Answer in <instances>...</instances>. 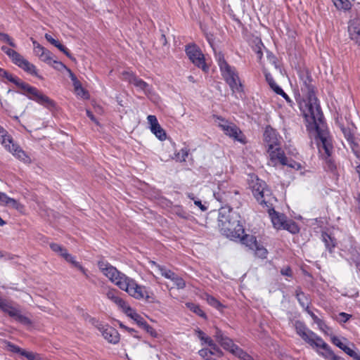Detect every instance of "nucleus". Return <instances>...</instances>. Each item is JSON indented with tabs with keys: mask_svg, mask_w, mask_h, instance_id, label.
<instances>
[{
	"mask_svg": "<svg viewBox=\"0 0 360 360\" xmlns=\"http://www.w3.org/2000/svg\"><path fill=\"white\" fill-rule=\"evenodd\" d=\"M300 89L305 98L299 101L300 110L308 123L309 130H314L316 134L320 154L323 158L327 159L333 153V146L328 131L323 122V116L314 94V86L307 75L301 77Z\"/></svg>",
	"mask_w": 360,
	"mask_h": 360,
	"instance_id": "obj_1",
	"label": "nucleus"
},
{
	"mask_svg": "<svg viewBox=\"0 0 360 360\" xmlns=\"http://www.w3.org/2000/svg\"><path fill=\"white\" fill-rule=\"evenodd\" d=\"M98 267L112 283L130 296L138 300L149 297L146 287L138 285L133 278L127 276L108 262L99 261Z\"/></svg>",
	"mask_w": 360,
	"mask_h": 360,
	"instance_id": "obj_2",
	"label": "nucleus"
},
{
	"mask_svg": "<svg viewBox=\"0 0 360 360\" xmlns=\"http://www.w3.org/2000/svg\"><path fill=\"white\" fill-rule=\"evenodd\" d=\"M240 215L229 207H222L219 210L218 226L221 233L231 239L240 238L244 229L240 221Z\"/></svg>",
	"mask_w": 360,
	"mask_h": 360,
	"instance_id": "obj_3",
	"label": "nucleus"
},
{
	"mask_svg": "<svg viewBox=\"0 0 360 360\" xmlns=\"http://www.w3.org/2000/svg\"><path fill=\"white\" fill-rule=\"evenodd\" d=\"M5 79L18 86L22 91V94L27 96L30 99L36 101L49 109H51L55 107L56 104L53 100L42 94L35 87L31 86L9 72L7 74Z\"/></svg>",
	"mask_w": 360,
	"mask_h": 360,
	"instance_id": "obj_4",
	"label": "nucleus"
},
{
	"mask_svg": "<svg viewBox=\"0 0 360 360\" xmlns=\"http://www.w3.org/2000/svg\"><path fill=\"white\" fill-rule=\"evenodd\" d=\"M295 327L297 333L306 342H307L313 347L321 348L326 351V354L324 355L325 358L333 360L340 359V358L333 352L328 344L326 343L321 338L307 328L302 322L296 321L295 323Z\"/></svg>",
	"mask_w": 360,
	"mask_h": 360,
	"instance_id": "obj_5",
	"label": "nucleus"
},
{
	"mask_svg": "<svg viewBox=\"0 0 360 360\" xmlns=\"http://www.w3.org/2000/svg\"><path fill=\"white\" fill-rule=\"evenodd\" d=\"M216 59L219 66L221 75L230 86L233 93L242 92L243 85L235 68L227 63L224 59V55L220 52L216 53Z\"/></svg>",
	"mask_w": 360,
	"mask_h": 360,
	"instance_id": "obj_6",
	"label": "nucleus"
},
{
	"mask_svg": "<svg viewBox=\"0 0 360 360\" xmlns=\"http://www.w3.org/2000/svg\"><path fill=\"white\" fill-rule=\"evenodd\" d=\"M0 142L4 147L16 158L25 163H30L31 159L21 148L13 142V138L7 131L0 126Z\"/></svg>",
	"mask_w": 360,
	"mask_h": 360,
	"instance_id": "obj_7",
	"label": "nucleus"
},
{
	"mask_svg": "<svg viewBox=\"0 0 360 360\" xmlns=\"http://www.w3.org/2000/svg\"><path fill=\"white\" fill-rule=\"evenodd\" d=\"M84 319L95 326L102 333L103 337L109 342L116 344L120 340V334L117 330L108 325H103L99 323L94 318H91L88 314L83 315Z\"/></svg>",
	"mask_w": 360,
	"mask_h": 360,
	"instance_id": "obj_8",
	"label": "nucleus"
},
{
	"mask_svg": "<svg viewBox=\"0 0 360 360\" xmlns=\"http://www.w3.org/2000/svg\"><path fill=\"white\" fill-rule=\"evenodd\" d=\"M214 119L215 124L221 129L226 135L238 141L243 142L242 133L236 124L225 120L221 117H214Z\"/></svg>",
	"mask_w": 360,
	"mask_h": 360,
	"instance_id": "obj_9",
	"label": "nucleus"
},
{
	"mask_svg": "<svg viewBox=\"0 0 360 360\" xmlns=\"http://www.w3.org/2000/svg\"><path fill=\"white\" fill-rule=\"evenodd\" d=\"M186 53L190 60L204 72H207L208 66L205 62V57L201 51L195 45H188L186 48Z\"/></svg>",
	"mask_w": 360,
	"mask_h": 360,
	"instance_id": "obj_10",
	"label": "nucleus"
},
{
	"mask_svg": "<svg viewBox=\"0 0 360 360\" xmlns=\"http://www.w3.org/2000/svg\"><path fill=\"white\" fill-rule=\"evenodd\" d=\"M122 79L125 81H127L130 84H132L139 90L143 91V93L148 96L153 95V91L152 86H150L148 83L144 82L143 79L137 77L132 72H123Z\"/></svg>",
	"mask_w": 360,
	"mask_h": 360,
	"instance_id": "obj_11",
	"label": "nucleus"
},
{
	"mask_svg": "<svg viewBox=\"0 0 360 360\" xmlns=\"http://www.w3.org/2000/svg\"><path fill=\"white\" fill-rule=\"evenodd\" d=\"M150 263L152 266H154L160 273V274L165 278L171 280L174 285L176 287L177 289H184L186 287V283L184 279L176 275L172 271L165 268L163 266H160L158 264L154 261H150Z\"/></svg>",
	"mask_w": 360,
	"mask_h": 360,
	"instance_id": "obj_12",
	"label": "nucleus"
},
{
	"mask_svg": "<svg viewBox=\"0 0 360 360\" xmlns=\"http://www.w3.org/2000/svg\"><path fill=\"white\" fill-rule=\"evenodd\" d=\"M268 153L269 156L268 162L269 165L276 167L279 164L282 165H288V158L285 157L284 152L279 146H276L273 148H268Z\"/></svg>",
	"mask_w": 360,
	"mask_h": 360,
	"instance_id": "obj_13",
	"label": "nucleus"
},
{
	"mask_svg": "<svg viewBox=\"0 0 360 360\" xmlns=\"http://www.w3.org/2000/svg\"><path fill=\"white\" fill-rule=\"evenodd\" d=\"M238 193L236 190L229 189V185L226 182H220L218 184V191L214 192L215 198L221 202L231 201L233 194L237 195Z\"/></svg>",
	"mask_w": 360,
	"mask_h": 360,
	"instance_id": "obj_14",
	"label": "nucleus"
},
{
	"mask_svg": "<svg viewBox=\"0 0 360 360\" xmlns=\"http://www.w3.org/2000/svg\"><path fill=\"white\" fill-rule=\"evenodd\" d=\"M10 58L14 64L24 70L27 73L32 75H37L36 67L24 58L23 56L17 51H15Z\"/></svg>",
	"mask_w": 360,
	"mask_h": 360,
	"instance_id": "obj_15",
	"label": "nucleus"
},
{
	"mask_svg": "<svg viewBox=\"0 0 360 360\" xmlns=\"http://www.w3.org/2000/svg\"><path fill=\"white\" fill-rule=\"evenodd\" d=\"M0 309L7 313L10 316L14 318L16 321L24 323H30V320L26 316H23L20 311L13 307L10 303L4 300L2 304H1Z\"/></svg>",
	"mask_w": 360,
	"mask_h": 360,
	"instance_id": "obj_16",
	"label": "nucleus"
},
{
	"mask_svg": "<svg viewBox=\"0 0 360 360\" xmlns=\"http://www.w3.org/2000/svg\"><path fill=\"white\" fill-rule=\"evenodd\" d=\"M214 337L224 349L229 351L233 354L236 349H238V347L233 343L232 340L226 336L218 328H216Z\"/></svg>",
	"mask_w": 360,
	"mask_h": 360,
	"instance_id": "obj_17",
	"label": "nucleus"
},
{
	"mask_svg": "<svg viewBox=\"0 0 360 360\" xmlns=\"http://www.w3.org/2000/svg\"><path fill=\"white\" fill-rule=\"evenodd\" d=\"M264 141L268 145V148H273L280 146L281 138L276 130L270 127H267L264 134Z\"/></svg>",
	"mask_w": 360,
	"mask_h": 360,
	"instance_id": "obj_18",
	"label": "nucleus"
},
{
	"mask_svg": "<svg viewBox=\"0 0 360 360\" xmlns=\"http://www.w3.org/2000/svg\"><path fill=\"white\" fill-rule=\"evenodd\" d=\"M265 182L257 178L256 179L255 182L252 181V184L251 185L252 193L255 198L261 203L265 202L264 199V193L268 192V191L265 189Z\"/></svg>",
	"mask_w": 360,
	"mask_h": 360,
	"instance_id": "obj_19",
	"label": "nucleus"
},
{
	"mask_svg": "<svg viewBox=\"0 0 360 360\" xmlns=\"http://www.w3.org/2000/svg\"><path fill=\"white\" fill-rule=\"evenodd\" d=\"M348 32L350 39L360 46V19L356 18L349 22Z\"/></svg>",
	"mask_w": 360,
	"mask_h": 360,
	"instance_id": "obj_20",
	"label": "nucleus"
},
{
	"mask_svg": "<svg viewBox=\"0 0 360 360\" xmlns=\"http://www.w3.org/2000/svg\"><path fill=\"white\" fill-rule=\"evenodd\" d=\"M39 59L41 61L51 65L53 68L58 70L67 69L66 66L63 63L56 60L53 54L48 50H46L44 53H42L41 54Z\"/></svg>",
	"mask_w": 360,
	"mask_h": 360,
	"instance_id": "obj_21",
	"label": "nucleus"
},
{
	"mask_svg": "<svg viewBox=\"0 0 360 360\" xmlns=\"http://www.w3.org/2000/svg\"><path fill=\"white\" fill-rule=\"evenodd\" d=\"M107 297L117 304L124 312L129 306L120 297L115 290H109L106 293Z\"/></svg>",
	"mask_w": 360,
	"mask_h": 360,
	"instance_id": "obj_22",
	"label": "nucleus"
},
{
	"mask_svg": "<svg viewBox=\"0 0 360 360\" xmlns=\"http://www.w3.org/2000/svg\"><path fill=\"white\" fill-rule=\"evenodd\" d=\"M269 214L274 228L281 229L286 220L285 215L276 212L274 210H270Z\"/></svg>",
	"mask_w": 360,
	"mask_h": 360,
	"instance_id": "obj_23",
	"label": "nucleus"
},
{
	"mask_svg": "<svg viewBox=\"0 0 360 360\" xmlns=\"http://www.w3.org/2000/svg\"><path fill=\"white\" fill-rule=\"evenodd\" d=\"M0 205L19 210L20 204L13 198L8 197L6 193L0 192Z\"/></svg>",
	"mask_w": 360,
	"mask_h": 360,
	"instance_id": "obj_24",
	"label": "nucleus"
},
{
	"mask_svg": "<svg viewBox=\"0 0 360 360\" xmlns=\"http://www.w3.org/2000/svg\"><path fill=\"white\" fill-rule=\"evenodd\" d=\"M236 239H238V238ZM238 239H240L242 243L251 250L255 249V247H256L258 243L256 237L252 235H244V233H243L242 236L238 238Z\"/></svg>",
	"mask_w": 360,
	"mask_h": 360,
	"instance_id": "obj_25",
	"label": "nucleus"
},
{
	"mask_svg": "<svg viewBox=\"0 0 360 360\" xmlns=\"http://www.w3.org/2000/svg\"><path fill=\"white\" fill-rule=\"evenodd\" d=\"M124 313L129 317H131L136 323L141 327L144 325L146 321L143 317H141L139 314H137L134 309H132L130 307L127 308V309L124 311Z\"/></svg>",
	"mask_w": 360,
	"mask_h": 360,
	"instance_id": "obj_26",
	"label": "nucleus"
},
{
	"mask_svg": "<svg viewBox=\"0 0 360 360\" xmlns=\"http://www.w3.org/2000/svg\"><path fill=\"white\" fill-rule=\"evenodd\" d=\"M198 353L205 360H216V358H219L212 349H202Z\"/></svg>",
	"mask_w": 360,
	"mask_h": 360,
	"instance_id": "obj_27",
	"label": "nucleus"
},
{
	"mask_svg": "<svg viewBox=\"0 0 360 360\" xmlns=\"http://www.w3.org/2000/svg\"><path fill=\"white\" fill-rule=\"evenodd\" d=\"M172 212L184 219H187L190 217V214L186 212L181 206L179 205L174 206L172 208Z\"/></svg>",
	"mask_w": 360,
	"mask_h": 360,
	"instance_id": "obj_28",
	"label": "nucleus"
},
{
	"mask_svg": "<svg viewBox=\"0 0 360 360\" xmlns=\"http://www.w3.org/2000/svg\"><path fill=\"white\" fill-rule=\"evenodd\" d=\"M21 356L25 357L27 360H44V359L38 353L22 350Z\"/></svg>",
	"mask_w": 360,
	"mask_h": 360,
	"instance_id": "obj_29",
	"label": "nucleus"
},
{
	"mask_svg": "<svg viewBox=\"0 0 360 360\" xmlns=\"http://www.w3.org/2000/svg\"><path fill=\"white\" fill-rule=\"evenodd\" d=\"M281 229H285L290 231L292 233H296L299 231V228L297 225L295 224V222L289 220H285V224H283V226Z\"/></svg>",
	"mask_w": 360,
	"mask_h": 360,
	"instance_id": "obj_30",
	"label": "nucleus"
},
{
	"mask_svg": "<svg viewBox=\"0 0 360 360\" xmlns=\"http://www.w3.org/2000/svg\"><path fill=\"white\" fill-rule=\"evenodd\" d=\"M205 343L207 344L210 347V349H212L213 352L216 354L218 357L222 356V351L217 347V345L210 338H206Z\"/></svg>",
	"mask_w": 360,
	"mask_h": 360,
	"instance_id": "obj_31",
	"label": "nucleus"
},
{
	"mask_svg": "<svg viewBox=\"0 0 360 360\" xmlns=\"http://www.w3.org/2000/svg\"><path fill=\"white\" fill-rule=\"evenodd\" d=\"M188 309H189L193 312L195 313L198 316L201 317H205V314L203 311L200 308L198 305H196L191 302H188L186 304Z\"/></svg>",
	"mask_w": 360,
	"mask_h": 360,
	"instance_id": "obj_32",
	"label": "nucleus"
},
{
	"mask_svg": "<svg viewBox=\"0 0 360 360\" xmlns=\"http://www.w3.org/2000/svg\"><path fill=\"white\" fill-rule=\"evenodd\" d=\"M333 3L338 9L347 10L350 8V2L348 0H333Z\"/></svg>",
	"mask_w": 360,
	"mask_h": 360,
	"instance_id": "obj_33",
	"label": "nucleus"
},
{
	"mask_svg": "<svg viewBox=\"0 0 360 360\" xmlns=\"http://www.w3.org/2000/svg\"><path fill=\"white\" fill-rule=\"evenodd\" d=\"M235 356H238L241 360H254L253 358L244 352L243 349L238 347L236 349V351L233 354Z\"/></svg>",
	"mask_w": 360,
	"mask_h": 360,
	"instance_id": "obj_34",
	"label": "nucleus"
},
{
	"mask_svg": "<svg viewBox=\"0 0 360 360\" xmlns=\"http://www.w3.org/2000/svg\"><path fill=\"white\" fill-rule=\"evenodd\" d=\"M296 297L300 302V304L302 305V307H305L308 306V301L307 297H305L304 294L300 291V290H296Z\"/></svg>",
	"mask_w": 360,
	"mask_h": 360,
	"instance_id": "obj_35",
	"label": "nucleus"
},
{
	"mask_svg": "<svg viewBox=\"0 0 360 360\" xmlns=\"http://www.w3.org/2000/svg\"><path fill=\"white\" fill-rule=\"evenodd\" d=\"M153 134L155 135V136L161 141H164L167 138L166 133L165 130L159 125V128H155V129L150 130Z\"/></svg>",
	"mask_w": 360,
	"mask_h": 360,
	"instance_id": "obj_36",
	"label": "nucleus"
},
{
	"mask_svg": "<svg viewBox=\"0 0 360 360\" xmlns=\"http://www.w3.org/2000/svg\"><path fill=\"white\" fill-rule=\"evenodd\" d=\"M253 250L255 251V255L259 257L265 258L266 257L267 250L259 243L257 244V246L255 247Z\"/></svg>",
	"mask_w": 360,
	"mask_h": 360,
	"instance_id": "obj_37",
	"label": "nucleus"
},
{
	"mask_svg": "<svg viewBox=\"0 0 360 360\" xmlns=\"http://www.w3.org/2000/svg\"><path fill=\"white\" fill-rule=\"evenodd\" d=\"M186 195H187L188 198H190L191 200H193L194 204L195 205H197L202 211L207 210V207L205 205H204L203 204H202L201 200H200L199 199L196 198L193 193H188Z\"/></svg>",
	"mask_w": 360,
	"mask_h": 360,
	"instance_id": "obj_38",
	"label": "nucleus"
},
{
	"mask_svg": "<svg viewBox=\"0 0 360 360\" xmlns=\"http://www.w3.org/2000/svg\"><path fill=\"white\" fill-rule=\"evenodd\" d=\"M73 84H74V87H75V93L77 94V95L82 96V97H85L86 92L82 87L79 82L77 80H75Z\"/></svg>",
	"mask_w": 360,
	"mask_h": 360,
	"instance_id": "obj_39",
	"label": "nucleus"
},
{
	"mask_svg": "<svg viewBox=\"0 0 360 360\" xmlns=\"http://www.w3.org/2000/svg\"><path fill=\"white\" fill-rule=\"evenodd\" d=\"M147 120L148 124H150V129H155V128H159V123L157 120V117L155 115H148L147 117Z\"/></svg>",
	"mask_w": 360,
	"mask_h": 360,
	"instance_id": "obj_40",
	"label": "nucleus"
},
{
	"mask_svg": "<svg viewBox=\"0 0 360 360\" xmlns=\"http://www.w3.org/2000/svg\"><path fill=\"white\" fill-rule=\"evenodd\" d=\"M205 296H206V300L209 304H210L211 306H212L217 309L220 308L221 304L215 297H214L211 295H206Z\"/></svg>",
	"mask_w": 360,
	"mask_h": 360,
	"instance_id": "obj_41",
	"label": "nucleus"
},
{
	"mask_svg": "<svg viewBox=\"0 0 360 360\" xmlns=\"http://www.w3.org/2000/svg\"><path fill=\"white\" fill-rule=\"evenodd\" d=\"M32 43L34 44V53L39 57H41V54L43 53L46 51L45 48L41 46L39 44H38L36 41H32Z\"/></svg>",
	"mask_w": 360,
	"mask_h": 360,
	"instance_id": "obj_42",
	"label": "nucleus"
},
{
	"mask_svg": "<svg viewBox=\"0 0 360 360\" xmlns=\"http://www.w3.org/2000/svg\"><path fill=\"white\" fill-rule=\"evenodd\" d=\"M0 40L4 42L8 43L11 46L15 47L16 44L13 40L6 33L0 32Z\"/></svg>",
	"mask_w": 360,
	"mask_h": 360,
	"instance_id": "obj_43",
	"label": "nucleus"
},
{
	"mask_svg": "<svg viewBox=\"0 0 360 360\" xmlns=\"http://www.w3.org/2000/svg\"><path fill=\"white\" fill-rule=\"evenodd\" d=\"M175 158L177 161L184 162L188 156V152L186 149H181L178 153L176 154Z\"/></svg>",
	"mask_w": 360,
	"mask_h": 360,
	"instance_id": "obj_44",
	"label": "nucleus"
},
{
	"mask_svg": "<svg viewBox=\"0 0 360 360\" xmlns=\"http://www.w3.org/2000/svg\"><path fill=\"white\" fill-rule=\"evenodd\" d=\"M6 347L8 348V349L12 352H14V353H18L19 354L21 355V353L23 350V349H21L20 347H19L17 345H15L11 342H7L6 343Z\"/></svg>",
	"mask_w": 360,
	"mask_h": 360,
	"instance_id": "obj_45",
	"label": "nucleus"
},
{
	"mask_svg": "<svg viewBox=\"0 0 360 360\" xmlns=\"http://www.w3.org/2000/svg\"><path fill=\"white\" fill-rule=\"evenodd\" d=\"M264 75H265L266 79L267 82L269 83V86L275 91L276 87L278 86L275 83V82L274 81L273 77H271L270 73L266 72L265 71Z\"/></svg>",
	"mask_w": 360,
	"mask_h": 360,
	"instance_id": "obj_46",
	"label": "nucleus"
},
{
	"mask_svg": "<svg viewBox=\"0 0 360 360\" xmlns=\"http://www.w3.org/2000/svg\"><path fill=\"white\" fill-rule=\"evenodd\" d=\"M343 351L351 357L354 358V359H357L359 356H360L359 354H357L355 351L349 348V347L346 346L344 347Z\"/></svg>",
	"mask_w": 360,
	"mask_h": 360,
	"instance_id": "obj_47",
	"label": "nucleus"
},
{
	"mask_svg": "<svg viewBox=\"0 0 360 360\" xmlns=\"http://www.w3.org/2000/svg\"><path fill=\"white\" fill-rule=\"evenodd\" d=\"M69 262L71 263L75 267L80 270L84 275L86 276V270L75 259L74 257H72V259Z\"/></svg>",
	"mask_w": 360,
	"mask_h": 360,
	"instance_id": "obj_48",
	"label": "nucleus"
},
{
	"mask_svg": "<svg viewBox=\"0 0 360 360\" xmlns=\"http://www.w3.org/2000/svg\"><path fill=\"white\" fill-rule=\"evenodd\" d=\"M275 92L277 94H279L281 96H282L285 100L286 101L290 103L291 105L292 103V101L291 99L289 98V96L283 91V89L280 87V86H276V91Z\"/></svg>",
	"mask_w": 360,
	"mask_h": 360,
	"instance_id": "obj_49",
	"label": "nucleus"
},
{
	"mask_svg": "<svg viewBox=\"0 0 360 360\" xmlns=\"http://www.w3.org/2000/svg\"><path fill=\"white\" fill-rule=\"evenodd\" d=\"M50 247L53 251L59 253L60 255H62L63 252L66 250L57 243H51Z\"/></svg>",
	"mask_w": 360,
	"mask_h": 360,
	"instance_id": "obj_50",
	"label": "nucleus"
},
{
	"mask_svg": "<svg viewBox=\"0 0 360 360\" xmlns=\"http://www.w3.org/2000/svg\"><path fill=\"white\" fill-rule=\"evenodd\" d=\"M331 341L337 347H338L340 349L343 350L344 347H346L340 340V339L336 336H332L331 337Z\"/></svg>",
	"mask_w": 360,
	"mask_h": 360,
	"instance_id": "obj_51",
	"label": "nucleus"
},
{
	"mask_svg": "<svg viewBox=\"0 0 360 360\" xmlns=\"http://www.w3.org/2000/svg\"><path fill=\"white\" fill-rule=\"evenodd\" d=\"M350 317V314H348L345 312H341L338 314V320L341 323H345L349 319Z\"/></svg>",
	"mask_w": 360,
	"mask_h": 360,
	"instance_id": "obj_52",
	"label": "nucleus"
},
{
	"mask_svg": "<svg viewBox=\"0 0 360 360\" xmlns=\"http://www.w3.org/2000/svg\"><path fill=\"white\" fill-rule=\"evenodd\" d=\"M141 328H143L147 333H148L152 336H156L155 330L150 326H149L146 323V321L144 323V325L141 326Z\"/></svg>",
	"mask_w": 360,
	"mask_h": 360,
	"instance_id": "obj_53",
	"label": "nucleus"
},
{
	"mask_svg": "<svg viewBox=\"0 0 360 360\" xmlns=\"http://www.w3.org/2000/svg\"><path fill=\"white\" fill-rule=\"evenodd\" d=\"M55 46L57 47L60 51L63 52L68 57L71 58L70 52L59 41L58 42V44Z\"/></svg>",
	"mask_w": 360,
	"mask_h": 360,
	"instance_id": "obj_54",
	"label": "nucleus"
},
{
	"mask_svg": "<svg viewBox=\"0 0 360 360\" xmlns=\"http://www.w3.org/2000/svg\"><path fill=\"white\" fill-rule=\"evenodd\" d=\"M281 273L283 276H292V271L291 269L288 266L285 267L281 269Z\"/></svg>",
	"mask_w": 360,
	"mask_h": 360,
	"instance_id": "obj_55",
	"label": "nucleus"
},
{
	"mask_svg": "<svg viewBox=\"0 0 360 360\" xmlns=\"http://www.w3.org/2000/svg\"><path fill=\"white\" fill-rule=\"evenodd\" d=\"M1 50L7 55L9 56V58L13 55V53L15 51V50L13 49H11L10 48H8L6 46H2L1 47Z\"/></svg>",
	"mask_w": 360,
	"mask_h": 360,
	"instance_id": "obj_56",
	"label": "nucleus"
},
{
	"mask_svg": "<svg viewBox=\"0 0 360 360\" xmlns=\"http://www.w3.org/2000/svg\"><path fill=\"white\" fill-rule=\"evenodd\" d=\"M45 38L46 39L50 42L52 45H53L54 46L58 44V41L56 40L55 39H53L49 34H45Z\"/></svg>",
	"mask_w": 360,
	"mask_h": 360,
	"instance_id": "obj_57",
	"label": "nucleus"
},
{
	"mask_svg": "<svg viewBox=\"0 0 360 360\" xmlns=\"http://www.w3.org/2000/svg\"><path fill=\"white\" fill-rule=\"evenodd\" d=\"M319 328L323 332H326V330L328 328L326 324L321 319H319V322H317Z\"/></svg>",
	"mask_w": 360,
	"mask_h": 360,
	"instance_id": "obj_58",
	"label": "nucleus"
},
{
	"mask_svg": "<svg viewBox=\"0 0 360 360\" xmlns=\"http://www.w3.org/2000/svg\"><path fill=\"white\" fill-rule=\"evenodd\" d=\"M61 256L68 262L72 259V256L67 252V250L63 252V255Z\"/></svg>",
	"mask_w": 360,
	"mask_h": 360,
	"instance_id": "obj_59",
	"label": "nucleus"
},
{
	"mask_svg": "<svg viewBox=\"0 0 360 360\" xmlns=\"http://www.w3.org/2000/svg\"><path fill=\"white\" fill-rule=\"evenodd\" d=\"M197 333H198V337L202 340L204 342L206 341V338H208L209 337L206 336L205 334L201 331V330H198L197 331Z\"/></svg>",
	"mask_w": 360,
	"mask_h": 360,
	"instance_id": "obj_60",
	"label": "nucleus"
},
{
	"mask_svg": "<svg viewBox=\"0 0 360 360\" xmlns=\"http://www.w3.org/2000/svg\"><path fill=\"white\" fill-rule=\"evenodd\" d=\"M289 167L295 168L296 169H300L302 167L301 165L298 162H293L292 163H288V165Z\"/></svg>",
	"mask_w": 360,
	"mask_h": 360,
	"instance_id": "obj_61",
	"label": "nucleus"
},
{
	"mask_svg": "<svg viewBox=\"0 0 360 360\" xmlns=\"http://www.w3.org/2000/svg\"><path fill=\"white\" fill-rule=\"evenodd\" d=\"M86 115L91 119V120H92L95 123L98 124L96 119L95 118L94 115L90 110H86Z\"/></svg>",
	"mask_w": 360,
	"mask_h": 360,
	"instance_id": "obj_62",
	"label": "nucleus"
},
{
	"mask_svg": "<svg viewBox=\"0 0 360 360\" xmlns=\"http://www.w3.org/2000/svg\"><path fill=\"white\" fill-rule=\"evenodd\" d=\"M308 313L311 316V317L313 319L314 321L316 323L317 322H319V318H318L313 312L308 311Z\"/></svg>",
	"mask_w": 360,
	"mask_h": 360,
	"instance_id": "obj_63",
	"label": "nucleus"
},
{
	"mask_svg": "<svg viewBox=\"0 0 360 360\" xmlns=\"http://www.w3.org/2000/svg\"><path fill=\"white\" fill-rule=\"evenodd\" d=\"M8 72L0 68V77L5 78Z\"/></svg>",
	"mask_w": 360,
	"mask_h": 360,
	"instance_id": "obj_64",
	"label": "nucleus"
}]
</instances>
